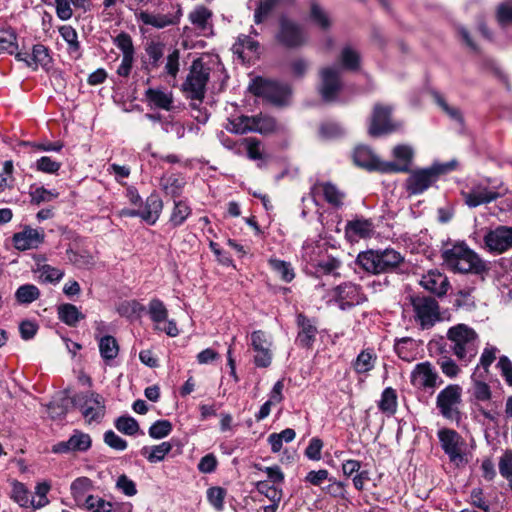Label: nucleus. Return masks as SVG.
<instances>
[{
    "label": "nucleus",
    "instance_id": "obj_25",
    "mask_svg": "<svg viewBox=\"0 0 512 512\" xmlns=\"http://www.w3.org/2000/svg\"><path fill=\"white\" fill-rule=\"evenodd\" d=\"M461 196L468 207L476 208L482 204H489L497 200L500 194L496 191L489 190L487 187H483L469 192L461 191Z\"/></svg>",
    "mask_w": 512,
    "mask_h": 512
},
{
    "label": "nucleus",
    "instance_id": "obj_27",
    "mask_svg": "<svg viewBox=\"0 0 512 512\" xmlns=\"http://www.w3.org/2000/svg\"><path fill=\"white\" fill-rule=\"evenodd\" d=\"M321 188L324 200L333 206L334 208H340L343 206V199L345 193L340 191L338 187L330 181L317 182L311 188V193H315L317 189Z\"/></svg>",
    "mask_w": 512,
    "mask_h": 512
},
{
    "label": "nucleus",
    "instance_id": "obj_61",
    "mask_svg": "<svg viewBox=\"0 0 512 512\" xmlns=\"http://www.w3.org/2000/svg\"><path fill=\"white\" fill-rule=\"evenodd\" d=\"M246 144L247 156L251 160L263 159V152L261 151V141L256 137H248L244 139Z\"/></svg>",
    "mask_w": 512,
    "mask_h": 512
},
{
    "label": "nucleus",
    "instance_id": "obj_52",
    "mask_svg": "<svg viewBox=\"0 0 512 512\" xmlns=\"http://www.w3.org/2000/svg\"><path fill=\"white\" fill-rule=\"evenodd\" d=\"M173 426L169 420H157L148 430L149 436L153 439H162L172 432Z\"/></svg>",
    "mask_w": 512,
    "mask_h": 512
},
{
    "label": "nucleus",
    "instance_id": "obj_17",
    "mask_svg": "<svg viewBox=\"0 0 512 512\" xmlns=\"http://www.w3.org/2000/svg\"><path fill=\"white\" fill-rule=\"evenodd\" d=\"M415 320H442L438 301L431 296L415 294L410 296Z\"/></svg>",
    "mask_w": 512,
    "mask_h": 512
},
{
    "label": "nucleus",
    "instance_id": "obj_19",
    "mask_svg": "<svg viewBox=\"0 0 512 512\" xmlns=\"http://www.w3.org/2000/svg\"><path fill=\"white\" fill-rule=\"evenodd\" d=\"M251 345L255 351L254 364L260 368H267L272 362L271 338L263 331H254L251 334Z\"/></svg>",
    "mask_w": 512,
    "mask_h": 512
},
{
    "label": "nucleus",
    "instance_id": "obj_43",
    "mask_svg": "<svg viewBox=\"0 0 512 512\" xmlns=\"http://www.w3.org/2000/svg\"><path fill=\"white\" fill-rule=\"evenodd\" d=\"M378 408L383 413L393 415L397 410V393L395 389L387 387L381 394L380 401L378 402Z\"/></svg>",
    "mask_w": 512,
    "mask_h": 512
},
{
    "label": "nucleus",
    "instance_id": "obj_58",
    "mask_svg": "<svg viewBox=\"0 0 512 512\" xmlns=\"http://www.w3.org/2000/svg\"><path fill=\"white\" fill-rule=\"evenodd\" d=\"M225 496L226 490L222 487H211L207 490V499L217 511L223 510Z\"/></svg>",
    "mask_w": 512,
    "mask_h": 512
},
{
    "label": "nucleus",
    "instance_id": "obj_46",
    "mask_svg": "<svg viewBox=\"0 0 512 512\" xmlns=\"http://www.w3.org/2000/svg\"><path fill=\"white\" fill-rule=\"evenodd\" d=\"M40 290L33 284L21 285L15 292V298L20 304H29L37 300Z\"/></svg>",
    "mask_w": 512,
    "mask_h": 512
},
{
    "label": "nucleus",
    "instance_id": "obj_18",
    "mask_svg": "<svg viewBox=\"0 0 512 512\" xmlns=\"http://www.w3.org/2000/svg\"><path fill=\"white\" fill-rule=\"evenodd\" d=\"M438 437L441 442V447L444 452L449 456L451 462L459 465L463 463V446L464 441L461 436L452 429H441L438 432Z\"/></svg>",
    "mask_w": 512,
    "mask_h": 512
},
{
    "label": "nucleus",
    "instance_id": "obj_20",
    "mask_svg": "<svg viewBox=\"0 0 512 512\" xmlns=\"http://www.w3.org/2000/svg\"><path fill=\"white\" fill-rule=\"evenodd\" d=\"M92 439L89 434L80 430H74L67 441H61L53 445L52 452L56 454L69 452H85L90 449Z\"/></svg>",
    "mask_w": 512,
    "mask_h": 512
},
{
    "label": "nucleus",
    "instance_id": "obj_49",
    "mask_svg": "<svg viewBox=\"0 0 512 512\" xmlns=\"http://www.w3.org/2000/svg\"><path fill=\"white\" fill-rule=\"evenodd\" d=\"M185 184L186 182L184 181L183 178H180L177 175H171L166 179L164 190L167 195L173 198V201L178 200V198L182 194V190Z\"/></svg>",
    "mask_w": 512,
    "mask_h": 512
},
{
    "label": "nucleus",
    "instance_id": "obj_14",
    "mask_svg": "<svg viewBox=\"0 0 512 512\" xmlns=\"http://www.w3.org/2000/svg\"><path fill=\"white\" fill-rule=\"evenodd\" d=\"M15 59L18 62H24L25 65L33 71H36L39 67L48 71L53 63L50 49L41 43L33 45L31 54L23 51L17 52Z\"/></svg>",
    "mask_w": 512,
    "mask_h": 512
},
{
    "label": "nucleus",
    "instance_id": "obj_42",
    "mask_svg": "<svg viewBox=\"0 0 512 512\" xmlns=\"http://www.w3.org/2000/svg\"><path fill=\"white\" fill-rule=\"evenodd\" d=\"M268 263L270 268L279 275L282 281L290 283L295 278V272L290 262L270 258Z\"/></svg>",
    "mask_w": 512,
    "mask_h": 512
},
{
    "label": "nucleus",
    "instance_id": "obj_6",
    "mask_svg": "<svg viewBox=\"0 0 512 512\" xmlns=\"http://www.w3.org/2000/svg\"><path fill=\"white\" fill-rule=\"evenodd\" d=\"M248 89L254 96L263 98L275 106L284 105L290 93L287 86L261 76L252 79Z\"/></svg>",
    "mask_w": 512,
    "mask_h": 512
},
{
    "label": "nucleus",
    "instance_id": "obj_15",
    "mask_svg": "<svg viewBox=\"0 0 512 512\" xmlns=\"http://www.w3.org/2000/svg\"><path fill=\"white\" fill-rule=\"evenodd\" d=\"M485 248L494 254H502L512 248V227L499 225L484 236Z\"/></svg>",
    "mask_w": 512,
    "mask_h": 512
},
{
    "label": "nucleus",
    "instance_id": "obj_8",
    "mask_svg": "<svg viewBox=\"0 0 512 512\" xmlns=\"http://www.w3.org/2000/svg\"><path fill=\"white\" fill-rule=\"evenodd\" d=\"M71 402L81 411L87 423H99L105 416V400L98 393H77L71 398Z\"/></svg>",
    "mask_w": 512,
    "mask_h": 512
},
{
    "label": "nucleus",
    "instance_id": "obj_36",
    "mask_svg": "<svg viewBox=\"0 0 512 512\" xmlns=\"http://www.w3.org/2000/svg\"><path fill=\"white\" fill-rule=\"evenodd\" d=\"M377 356L372 349L362 350L352 364L353 369L358 374H364L371 371L376 363Z\"/></svg>",
    "mask_w": 512,
    "mask_h": 512
},
{
    "label": "nucleus",
    "instance_id": "obj_29",
    "mask_svg": "<svg viewBox=\"0 0 512 512\" xmlns=\"http://www.w3.org/2000/svg\"><path fill=\"white\" fill-rule=\"evenodd\" d=\"M116 311L122 318L139 320L147 313V308L138 300L131 299L119 302Z\"/></svg>",
    "mask_w": 512,
    "mask_h": 512
},
{
    "label": "nucleus",
    "instance_id": "obj_2",
    "mask_svg": "<svg viewBox=\"0 0 512 512\" xmlns=\"http://www.w3.org/2000/svg\"><path fill=\"white\" fill-rule=\"evenodd\" d=\"M404 256L393 248L367 250L360 252L356 263L372 274L392 273L404 263Z\"/></svg>",
    "mask_w": 512,
    "mask_h": 512
},
{
    "label": "nucleus",
    "instance_id": "obj_44",
    "mask_svg": "<svg viewBox=\"0 0 512 512\" xmlns=\"http://www.w3.org/2000/svg\"><path fill=\"white\" fill-rule=\"evenodd\" d=\"M475 306V299L470 291L459 290L452 300V307L455 311H471Z\"/></svg>",
    "mask_w": 512,
    "mask_h": 512
},
{
    "label": "nucleus",
    "instance_id": "obj_22",
    "mask_svg": "<svg viewBox=\"0 0 512 512\" xmlns=\"http://www.w3.org/2000/svg\"><path fill=\"white\" fill-rule=\"evenodd\" d=\"M44 237L43 231L26 226L22 231L12 236V243L15 249L25 251L37 248L39 244L44 242Z\"/></svg>",
    "mask_w": 512,
    "mask_h": 512
},
{
    "label": "nucleus",
    "instance_id": "obj_60",
    "mask_svg": "<svg viewBox=\"0 0 512 512\" xmlns=\"http://www.w3.org/2000/svg\"><path fill=\"white\" fill-rule=\"evenodd\" d=\"M499 472L503 478H505L509 484L512 483V450H506L500 457Z\"/></svg>",
    "mask_w": 512,
    "mask_h": 512
},
{
    "label": "nucleus",
    "instance_id": "obj_30",
    "mask_svg": "<svg viewBox=\"0 0 512 512\" xmlns=\"http://www.w3.org/2000/svg\"><path fill=\"white\" fill-rule=\"evenodd\" d=\"M95 337L98 339L99 351L104 360L109 361L117 357L119 347L113 336L102 335V329L98 326Z\"/></svg>",
    "mask_w": 512,
    "mask_h": 512
},
{
    "label": "nucleus",
    "instance_id": "obj_26",
    "mask_svg": "<svg viewBox=\"0 0 512 512\" xmlns=\"http://www.w3.org/2000/svg\"><path fill=\"white\" fill-rule=\"evenodd\" d=\"M296 0H259L254 11V22L259 25L264 23L277 7H292Z\"/></svg>",
    "mask_w": 512,
    "mask_h": 512
},
{
    "label": "nucleus",
    "instance_id": "obj_21",
    "mask_svg": "<svg viewBox=\"0 0 512 512\" xmlns=\"http://www.w3.org/2000/svg\"><path fill=\"white\" fill-rule=\"evenodd\" d=\"M419 284L426 291L437 297L446 295L450 288V282L447 276L437 269L429 270L426 274L422 275Z\"/></svg>",
    "mask_w": 512,
    "mask_h": 512
},
{
    "label": "nucleus",
    "instance_id": "obj_45",
    "mask_svg": "<svg viewBox=\"0 0 512 512\" xmlns=\"http://www.w3.org/2000/svg\"><path fill=\"white\" fill-rule=\"evenodd\" d=\"M309 17L322 30H328L331 26L329 16L316 1L311 2Z\"/></svg>",
    "mask_w": 512,
    "mask_h": 512
},
{
    "label": "nucleus",
    "instance_id": "obj_38",
    "mask_svg": "<svg viewBox=\"0 0 512 512\" xmlns=\"http://www.w3.org/2000/svg\"><path fill=\"white\" fill-rule=\"evenodd\" d=\"M339 62L343 69L355 72L360 69L361 57L356 50H354L350 46H345L341 50Z\"/></svg>",
    "mask_w": 512,
    "mask_h": 512
},
{
    "label": "nucleus",
    "instance_id": "obj_1",
    "mask_svg": "<svg viewBox=\"0 0 512 512\" xmlns=\"http://www.w3.org/2000/svg\"><path fill=\"white\" fill-rule=\"evenodd\" d=\"M458 161L434 162L429 167L409 170V176L404 182V188L409 196H417L436 186L440 177L458 168Z\"/></svg>",
    "mask_w": 512,
    "mask_h": 512
},
{
    "label": "nucleus",
    "instance_id": "obj_64",
    "mask_svg": "<svg viewBox=\"0 0 512 512\" xmlns=\"http://www.w3.org/2000/svg\"><path fill=\"white\" fill-rule=\"evenodd\" d=\"M61 165V162L54 161L48 156H42L36 161L37 170L48 174L57 173Z\"/></svg>",
    "mask_w": 512,
    "mask_h": 512
},
{
    "label": "nucleus",
    "instance_id": "obj_62",
    "mask_svg": "<svg viewBox=\"0 0 512 512\" xmlns=\"http://www.w3.org/2000/svg\"><path fill=\"white\" fill-rule=\"evenodd\" d=\"M476 372L472 375L473 384V396L479 401H487L491 398V390L488 384L483 381L475 379Z\"/></svg>",
    "mask_w": 512,
    "mask_h": 512
},
{
    "label": "nucleus",
    "instance_id": "obj_34",
    "mask_svg": "<svg viewBox=\"0 0 512 512\" xmlns=\"http://www.w3.org/2000/svg\"><path fill=\"white\" fill-rule=\"evenodd\" d=\"M146 100L150 105L170 111L172 109L173 98L171 94H167L160 89L149 88L145 91Z\"/></svg>",
    "mask_w": 512,
    "mask_h": 512
},
{
    "label": "nucleus",
    "instance_id": "obj_33",
    "mask_svg": "<svg viewBox=\"0 0 512 512\" xmlns=\"http://www.w3.org/2000/svg\"><path fill=\"white\" fill-rule=\"evenodd\" d=\"M174 207L171 211L168 224L172 228H177L182 226L185 221L192 214V208L190 207L187 200H174Z\"/></svg>",
    "mask_w": 512,
    "mask_h": 512
},
{
    "label": "nucleus",
    "instance_id": "obj_37",
    "mask_svg": "<svg viewBox=\"0 0 512 512\" xmlns=\"http://www.w3.org/2000/svg\"><path fill=\"white\" fill-rule=\"evenodd\" d=\"M85 507L90 512H122V509L118 504L106 501L105 499L94 495H89L85 499Z\"/></svg>",
    "mask_w": 512,
    "mask_h": 512
},
{
    "label": "nucleus",
    "instance_id": "obj_57",
    "mask_svg": "<svg viewBox=\"0 0 512 512\" xmlns=\"http://www.w3.org/2000/svg\"><path fill=\"white\" fill-rule=\"evenodd\" d=\"M394 157L402 161V164H398V166H406V171H401L400 173H407L410 170V163L413 158V151L412 149L407 145H397L393 150Z\"/></svg>",
    "mask_w": 512,
    "mask_h": 512
},
{
    "label": "nucleus",
    "instance_id": "obj_3",
    "mask_svg": "<svg viewBox=\"0 0 512 512\" xmlns=\"http://www.w3.org/2000/svg\"><path fill=\"white\" fill-rule=\"evenodd\" d=\"M443 261L455 272L481 274L486 266L465 243L455 244L442 252Z\"/></svg>",
    "mask_w": 512,
    "mask_h": 512
},
{
    "label": "nucleus",
    "instance_id": "obj_35",
    "mask_svg": "<svg viewBox=\"0 0 512 512\" xmlns=\"http://www.w3.org/2000/svg\"><path fill=\"white\" fill-rule=\"evenodd\" d=\"M17 33L11 26L0 28V54L14 55L18 52Z\"/></svg>",
    "mask_w": 512,
    "mask_h": 512
},
{
    "label": "nucleus",
    "instance_id": "obj_39",
    "mask_svg": "<svg viewBox=\"0 0 512 512\" xmlns=\"http://www.w3.org/2000/svg\"><path fill=\"white\" fill-rule=\"evenodd\" d=\"M145 51L149 56V64L144 65V70L150 73L152 70L159 67L160 60L164 55V44L161 42L151 41L147 44Z\"/></svg>",
    "mask_w": 512,
    "mask_h": 512
},
{
    "label": "nucleus",
    "instance_id": "obj_47",
    "mask_svg": "<svg viewBox=\"0 0 512 512\" xmlns=\"http://www.w3.org/2000/svg\"><path fill=\"white\" fill-rule=\"evenodd\" d=\"M212 17V12L204 5L197 6L192 12L189 13L190 22L204 30L207 27L209 19Z\"/></svg>",
    "mask_w": 512,
    "mask_h": 512
},
{
    "label": "nucleus",
    "instance_id": "obj_28",
    "mask_svg": "<svg viewBox=\"0 0 512 512\" xmlns=\"http://www.w3.org/2000/svg\"><path fill=\"white\" fill-rule=\"evenodd\" d=\"M374 225L370 219H354L348 221L345 227V236L349 240L356 238H369L373 233Z\"/></svg>",
    "mask_w": 512,
    "mask_h": 512
},
{
    "label": "nucleus",
    "instance_id": "obj_41",
    "mask_svg": "<svg viewBox=\"0 0 512 512\" xmlns=\"http://www.w3.org/2000/svg\"><path fill=\"white\" fill-rule=\"evenodd\" d=\"M171 450L172 444L170 442H162L159 445L152 446L150 449L143 447L141 453L150 463H157L164 460L165 456L169 454Z\"/></svg>",
    "mask_w": 512,
    "mask_h": 512
},
{
    "label": "nucleus",
    "instance_id": "obj_4",
    "mask_svg": "<svg viewBox=\"0 0 512 512\" xmlns=\"http://www.w3.org/2000/svg\"><path fill=\"white\" fill-rule=\"evenodd\" d=\"M351 158L355 166L368 172L390 174L407 170L406 166H398L396 162L380 160L367 145H357L352 151Z\"/></svg>",
    "mask_w": 512,
    "mask_h": 512
},
{
    "label": "nucleus",
    "instance_id": "obj_56",
    "mask_svg": "<svg viewBox=\"0 0 512 512\" xmlns=\"http://www.w3.org/2000/svg\"><path fill=\"white\" fill-rule=\"evenodd\" d=\"M113 43L120 49L123 55H134L135 49L132 37L127 32H120L114 39Z\"/></svg>",
    "mask_w": 512,
    "mask_h": 512
},
{
    "label": "nucleus",
    "instance_id": "obj_10",
    "mask_svg": "<svg viewBox=\"0 0 512 512\" xmlns=\"http://www.w3.org/2000/svg\"><path fill=\"white\" fill-rule=\"evenodd\" d=\"M462 403V388L457 384H450L439 392L436 406L441 415L451 421L460 420L459 407Z\"/></svg>",
    "mask_w": 512,
    "mask_h": 512
},
{
    "label": "nucleus",
    "instance_id": "obj_63",
    "mask_svg": "<svg viewBox=\"0 0 512 512\" xmlns=\"http://www.w3.org/2000/svg\"><path fill=\"white\" fill-rule=\"evenodd\" d=\"M39 271L41 272V278L47 283L59 282L64 276V272L62 270L48 264L42 265Z\"/></svg>",
    "mask_w": 512,
    "mask_h": 512
},
{
    "label": "nucleus",
    "instance_id": "obj_13",
    "mask_svg": "<svg viewBox=\"0 0 512 512\" xmlns=\"http://www.w3.org/2000/svg\"><path fill=\"white\" fill-rule=\"evenodd\" d=\"M163 202L157 193H152L145 201L143 210L123 208L119 211L121 217H140L148 225H154L160 217Z\"/></svg>",
    "mask_w": 512,
    "mask_h": 512
},
{
    "label": "nucleus",
    "instance_id": "obj_16",
    "mask_svg": "<svg viewBox=\"0 0 512 512\" xmlns=\"http://www.w3.org/2000/svg\"><path fill=\"white\" fill-rule=\"evenodd\" d=\"M447 336L453 343L452 349L454 354L458 358L463 359L466 356V349L473 344L477 334L466 324L459 323L448 330Z\"/></svg>",
    "mask_w": 512,
    "mask_h": 512
},
{
    "label": "nucleus",
    "instance_id": "obj_51",
    "mask_svg": "<svg viewBox=\"0 0 512 512\" xmlns=\"http://www.w3.org/2000/svg\"><path fill=\"white\" fill-rule=\"evenodd\" d=\"M59 33L63 40L68 44L70 52H77L80 50V42L78 41L77 31L70 25H63L59 28Z\"/></svg>",
    "mask_w": 512,
    "mask_h": 512
},
{
    "label": "nucleus",
    "instance_id": "obj_50",
    "mask_svg": "<svg viewBox=\"0 0 512 512\" xmlns=\"http://www.w3.org/2000/svg\"><path fill=\"white\" fill-rule=\"evenodd\" d=\"M66 255L69 262L77 268H85L92 264V256L88 251H76L72 248H68Z\"/></svg>",
    "mask_w": 512,
    "mask_h": 512
},
{
    "label": "nucleus",
    "instance_id": "obj_7",
    "mask_svg": "<svg viewBox=\"0 0 512 512\" xmlns=\"http://www.w3.org/2000/svg\"><path fill=\"white\" fill-rule=\"evenodd\" d=\"M275 40L286 49H298L306 44L307 36L299 23L286 15H281L278 19Z\"/></svg>",
    "mask_w": 512,
    "mask_h": 512
},
{
    "label": "nucleus",
    "instance_id": "obj_32",
    "mask_svg": "<svg viewBox=\"0 0 512 512\" xmlns=\"http://www.w3.org/2000/svg\"><path fill=\"white\" fill-rule=\"evenodd\" d=\"M11 497L21 507L32 506L33 508L38 509L45 506L48 503V500H45L44 502L35 503L34 499H30L29 491L27 490L25 485L18 481L13 482L12 484Z\"/></svg>",
    "mask_w": 512,
    "mask_h": 512
},
{
    "label": "nucleus",
    "instance_id": "obj_59",
    "mask_svg": "<svg viewBox=\"0 0 512 512\" xmlns=\"http://www.w3.org/2000/svg\"><path fill=\"white\" fill-rule=\"evenodd\" d=\"M59 320H83L84 315L73 304L66 303L58 306Z\"/></svg>",
    "mask_w": 512,
    "mask_h": 512
},
{
    "label": "nucleus",
    "instance_id": "obj_54",
    "mask_svg": "<svg viewBox=\"0 0 512 512\" xmlns=\"http://www.w3.org/2000/svg\"><path fill=\"white\" fill-rule=\"evenodd\" d=\"M147 312L151 320H167L168 318L166 306L159 298H153L150 300Z\"/></svg>",
    "mask_w": 512,
    "mask_h": 512
},
{
    "label": "nucleus",
    "instance_id": "obj_53",
    "mask_svg": "<svg viewBox=\"0 0 512 512\" xmlns=\"http://www.w3.org/2000/svg\"><path fill=\"white\" fill-rule=\"evenodd\" d=\"M59 193L55 190H48L45 187H37L30 191L31 203L40 205L43 202H50L57 198Z\"/></svg>",
    "mask_w": 512,
    "mask_h": 512
},
{
    "label": "nucleus",
    "instance_id": "obj_48",
    "mask_svg": "<svg viewBox=\"0 0 512 512\" xmlns=\"http://www.w3.org/2000/svg\"><path fill=\"white\" fill-rule=\"evenodd\" d=\"M114 425L119 432L129 436L137 434L140 430L138 422L131 416L118 417Z\"/></svg>",
    "mask_w": 512,
    "mask_h": 512
},
{
    "label": "nucleus",
    "instance_id": "obj_11",
    "mask_svg": "<svg viewBox=\"0 0 512 512\" xmlns=\"http://www.w3.org/2000/svg\"><path fill=\"white\" fill-rule=\"evenodd\" d=\"M393 108L390 105L376 103L373 107L368 133L378 138L395 132L397 124L392 120Z\"/></svg>",
    "mask_w": 512,
    "mask_h": 512
},
{
    "label": "nucleus",
    "instance_id": "obj_31",
    "mask_svg": "<svg viewBox=\"0 0 512 512\" xmlns=\"http://www.w3.org/2000/svg\"><path fill=\"white\" fill-rule=\"evenodd\" d=\"M253 117L255 126H252L253 128H247L248 130L264 136L274 134L278 131V123L276 118L273 116L259 113L257 115H253Z\"/></svg>",
    "mask_w": 512,
    "mask_h": 512
},
{
    "label": "nucleus",
    "instance_id": "obj_55",
    "mask_svg": "<svg viewBox=\"0 0 512 512\" xmlns=\"http://www.w3.org/2000/svg\"><path fill=\"white\" fill-rule=\"evenodd\" d=\"M496 20L501 27L512 25V2H502L496 9Z\"/></svg>",
    "mask_w": 512,
    "mask_h": 512
},
{
    "label": "nucleus",
    "instance_id": "obj_24",
    "mask_svg": "<svg viewBox=\"0 0 512 512\" xmlns=\"http://www.w3.org/2000/svg\"><path fill=\"white\" fill-rule=\"evenodd\" d=\"M437 373L429 362L416 365L411 373V383L415 387L433 388L436 386Z\"/></svg>",
    "mask_w": 512,
    "mask_h": 512
},
{
    "label": "nucleus",
    "instance_id": "obj_23",
    "mask_svg": "<svg viewBox=\"0 0 512 512\" xmlns=\"http://www.w3.org/2000/svg\"><path fill=\"white\" fill-rule=\"evenodd\" d=\"M362 299L360 287L355 284L345 283L337 288L336 303L341 310H347L360 304Z\"/></svg>",
    "mask_w": 512,
    "mask_h": 512
},
{
    "label": "nucleus",
    "instance_id": "obj_12",
    "mask_svg": "<svg viewBox=\"0 0 512 512\" xmlns=\"http://www.w3.org/2000/svg\"><path fill=\"white\" fill-rule=\"evenodd\" d=\"M172 8H176V11L174 13H154L149 12V9L142 10V9H133L129 8L130 10L134 11L135 18L142 22L145 25L152 26L157 29H163L167 26H174L177 25L180 22V19L183 15L182 8L180 4L173 5L171 4Z\"/></svg>",
    "mask_w": 512,
    "mask_h": 512
},
{
    "label": "nucleus",
    "instance_id": "obj_5",
    "mask_svg": "<svg viewBox=\"0 0 512 512\" xmlns=\"http://www.w3.org/2000/svg\"><path fill=\"white\" fill-rule=\"evenodd\" d=\"M209 80L210 68L205 66L201 58H197L192 62L187 78L182 84V90L187 94V98L202 103Z\"/></svg>",
    "mask_w": 512,
    "mask_h": 512
},
{
    "label": "nucleus",
    "instance_id": "obj_9",
    "mask_svg": "<svg viewBox=\"0 0 512 512\" xmlns=\"http://www.w3.org/2000/svg\"><path fill=\"white\" fill-rule=\"evenodd\" d=\"M318 94L324 103H335L343 90L341 73L334 67H323L319 71Z\"/></svg>",
    "mask_w": 512,
    "mask_h": 512
},
{
    "label": "nucleus",
    "instance_id": "obj_40",
    "mask_svg": "<svg viewBox=\"0 0 512 512\" xmlns=\"http://www.w3.org/2000/svg\"><path fill=\"white\" fill-rule=\"evenodd\" d=\"M318 333L317 328L310 322H299V331L296 342L299 346L310 348Z\"/></svg>",
    "mask_w": 512,
    "mask_h": 512
}]
</instances>
